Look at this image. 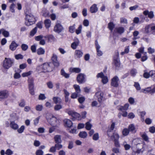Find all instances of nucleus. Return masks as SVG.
<instances>
[{
  "label": "nucleus",
  "mask_w": 155,
  "mask_h": 155,
  "mask_svg": "<svg viewBox=\"0 0 155 155\" xmlns=\"http://www.w3.org/2000/svg\"><path fill=\"white\" fill-rule=\"evenodd\" d=\"M48 121L54 127H56L59 124V120L56 117L54 116H52L51 118L48 119Z\"/></svg>",
  "instance_id": "obj_4"
},
{
  "label": "nucleus",
  "mask_w": 155,
  "mask_h": 155,
  "mask_svg": "<svg viewBox=\"0 0 155 155\" xmlns=\"http://www.w3.org/2000/svg\"><path fill=\"white\" fill-rule=\"evenodd\" d=\"M129 51V46H127L125 47L124 51L121 52L120 54L122 55H123L125 54L128 53Z\"/></svg>",
  "instance_id": "obj_36"
},
{
  "label": "nucleus",
  "mask_w": 155,
  "mask_h": 155,
  "mask_svg": "<svg viewBox=\"0 0 155 155\" xmlns=\"http://www.w3.org/2000/svg\"><path fill=\"white\" fill-rule=\"evenodd\" d=\"M50 63H45L42 65L39 66L37 69L39 70V68H41L42 72H48L52 70V69L50 66Z\"/></svg>",
  "instance_id": "obj_2"
},
{
  "label": "nucleus",
  "mask_w": 155,
  "mask_h": 155,
  "mask_svg": "<svg viewBox=\"0 0 155 155\" xmlns=\"http://www.w3.org/2000/svg\"><path fill=\"white\" fill-rule=\"evenodd\" d=\"M25 24L29 26L35 23V19L33 15L31 14L27 15L26 16Z\"/></svg>",
  "instance_id": "obj_1"
},
{
  "label": "nucleus",
  "mask_w": 155,
  "mask_h": 155,
  "mask_svg": "<svg viewBox=\"0 0 155 155\" xmlns=\"http://www.w3.org/2000/svg\"><path fill=\"white\" fill-rule=\"evenodd\" d=\"M129 106V105L128 104H126L124 106H120L119 110L122 111L124 110H127Z\"/></svg>",
  "instance_id": "obj_25"
},
{
  "label": "nucleus",
  "mask_w": 155,
  "mask_h": 155,
  "mask_svg": "<svg viewBox=\"0 0 155 155\" xmlns=\"http://www.w3.org/2000/svg\"><path fill=\"white\" fill-rule=\"evenodd\" d=\"M119 54L118 52H117L115 53V54L114 55L113 58V60L114 61H116L117 59H119Z\"/></svg>",
  "instance_id": "obj_58"
},
{
  "label": "nucleus",
  "mask_w": 155,
  "mask_h": 155,
  "mask_svg": "<svg viewBox=\"0 0 155 155\" xmlns=\"http://www.w3.org/2000/svg\"><path fill=\"white\" fill-rule=\"evenodd\" d=\"M25 128V126L22 125L19 129H18L17 131L18 133H21L23 132Z\"/></svg>",
  "instance_id": "obj_51"
},
{
  "label": "nucleus",
  "mask_w": 155,
  "mask_h": 155,
  "mask_svg": "<svg viewBox=\"0 0 155 155\" xmlns=\"http://www.w3.org/2000/svg\"><path fill=\"white\" fill-rule=\"evenodd\" d=\"M150 25H149L145 27L144 31L145 33L147 34L150 33V31L149 30V28H150Z\"/></svg>",
  "instance_id": "obj_41"
},
{
  "label": "nucleus",
  "mask_w": 155,
  "mask_h": 155,
  "mask_svg": "<svg viewBox=\"0 0 155 155\" xmlns=\"http://www.w3.org/2000/svg\"><path fill=\"white\" fill-rule=\"evenodd\" d=\"M81 69L79 68H73L70 69V71L72 72L78 73L81 71Z\"/></svg>",
  "instance_id": "obj_34"
},
{
  "label": "nucleus",
  "mask_w": 155,
  "mask_h": 155,
  "mask_svg": "<svg viewBox=\"0 0 155 155\" xmlns=\"http://www.w3.org/2000/svg\"><path fill=\"white\" fill-rule=\"evenodd\" d=\"M123 144L124 145L125 150H129L130 148V146L128 144H127L126 141L123 142Z\"/></svg>",
  "instance_id": "obj_37"
},
{
  "label": "nucleus",
  "mask_w": 155,
  "mask_h": 155,
  "mask_svg": "<svg viewBox=\"0 0 155 155\" xmlns=\"http://www.w3.org/2000/svg\"><path fill=\"white\" fill-rule=\"evenodd\" d=\"M73 87L75 90L76 92L79 94L81 92L80 87L78 85L74 84L73 85Z\"/></svg>",
  "instance_id": "obj_31"
},
{
  "label": "nucleus",
  "mask_w": 155,
  "mask_h": 155,
  "mask_svg": "<svg viewBox=\"0 0 155 155\" xmlns=\"http://www.w3.org/2000/svg\"><path fill=\"white\" fill-rule=\"evenodd\" d=\"M149 131L152 133H153L155 132V127L152 126L150 127L149 128Z\"/></svg>",
  "instance_id": "obj_62"
},
{
  "label": "nucleus",
  "mask_w": 155,
  "mask_h": 155,
  "mask_svg": "<svg viewBox=\"0 0 155 155\" xmlns=\"http://www.w3.org/2000/svg\"><path fill=\"white\" fill-rule=\"evenodd\" d=\"M85 125V128L87 130H91L92 127V125L90 123L89 121H88L86 123Z\"/></svg>",
  "instance_id": "obj_32"
},
{
  "label": "nucleus",
  "mask_w": 155,
  "mask_h": 155,
  "mask_svg": "<svg viewBox=\"0 0 155 155\" xmlns=\"http://www.w3.org/2000/svg\"><path fill=\"white\" fill-rule=\"evenodd\" d=\"M103 93L100 91L97 92L95 94V96L97 98L98 101L100 103H101L103 100Z\"/></svg>",
  "instance_id": "obj_10"
},
{
  "label": "nucleus",
  "mask_w": 155,
  "mask_h": 155,
  "mask_svg": "<svg viewBox=\"0 0 155 155\" xmlns=\"http://www.w3.org/2000/svg\"><path fill=\"white\" fill-rule=\"evenodd\" d=\"M114 24L112 22H110L108 24V28L112 32L113 29L114 27Z\"/></svg>",
  "instance_id": "obj_33"
},
{
  "label": "nucleus",
  "mask_w": 155,
  "mask_h": 155,
  "mask_svg": "<svg viewBox=\"0 0 155 155\" xmlns=\"http://www.w3.org/2000/svg\"><path fill=\"white\" fill-rule=\"evenodd\" d=\"M62 108V106L60 104H57L54 107V110L56 111L60 110Z\"/></svg>",
  "instance_id": "obj_40"
},
{
  "label": "nucleus",
  "mask_w": 155,
  "mask_h": 155,
  "mask_svg": "<svg viewBox=\"0 0 155 155\" xmlns=\"http://www.w3.org/2000/svg\"><path fill=\"white\" fill-rule=\"evenodd\" d=\"M115 30L119 34H121L124 32V28L123 27H119L115 28Z\"/></svg>",
  "instance_id": "obj_23"
},
{
  "label": "nucleus",
  "mask_w": 155,
  "mask_h": 155,
  "mask_svg": "<svg viewBox=\"0 0 155 155\" xmlns=\"http://www.w3.org/2000/svg\"><path fill=\"white\" fill-rule=\"evenodd\" d=\"M54 140L55 143H60L61 142V136L60 135H56L54 137Z\"/></svg>",
  "instance_id": "obj_19"
},
{
  "label": "nucleus",
  "mask_w": 155,
  "mask_h": 155,
  "mask_svg": "<svg viewBox=\"0 0 155 155\" xmlns=\"http://www.w3.org/2000/svg\"><path fill=\"white\" fill-rule=\"evenodd\" d=\"M64 29V28L61 25L58 23H56L54 28V31L58 33H60Z\"/></svg>",
  "instance_id": "obj_5"
},
{
  "label": "nucleus",
  "mask_w": 155,
  "mask_h": 155,
  "mask_svg": "<svg viewBox=\"0 0 155 155\" xmlns=\"http://www.w3.org/2000/svg\"><path fill=\"white\" fill-rule=\"evenodd\" d=\"M143 76L144 78H148L150 77H151V75L150 74V71L149 73L145 72L143 74Z\"/></svg>",
  "instance_id": "obj_42"
},
{
  "label": "nucleus",
  "mask_w": 155,
  "mask_h": 155,
  "mask_svg": "<svg viewBox=\"0 0 155 155\" xmlns=\"http://www.w3.org/2000/svg\"><path fill=\"white\" fill-rule=\"evenodd\" d=\"M99 135L98 133H96L94 134L93 136V139L94 140H97L99 139Z\"/></svg>",
  "instance_id": "obj_53"
},
{
  "label": "nucleus",
  "mask_w": 155,
  "mask_h": 155,
  "mask_svg": "<svg viewBox=\"0 0 155 155\" xmlns=\"http://www.w3.org/2000/svg\"><path fill=\"white\" fill-rule=\"evenodd\" d=\"M83 55V52L81 50H78L75 51L74 53L75 57L76 58H79L81 57Z\"/></svg>",
  "instance_id": "obj_11"
},
{
  "label": "nucleus",
  "mask_w": 155,
  "mask_h": 155,
  "mask_svg": "<svg viewBox=\"0 0 155 155\" xmlns=\"http://www.w3.org/2000/svg\"><path fill=\"white\" fill-rule=\"evenodd\" d=\"M90 11L91 13H94L97 12L98 11V8L97 5L95 4H93L90 8Z\"/></svg>",
  "instance_id": "obj_17"
},
{
  "label": "nucleus",
  "mask_w": 155,
  "mask_h": 155,
  "mask_svg": "<svg viewBox=\"0 0 155 155\" xmlns=\"http://www.w3.org/2000/svg\"><path fill=\"white\" fill-rule=\"evenodd\" d=\"M79 94V93H78L76 92L72 93L71 96V98L73 99L76 98L78 95Z\"/></svg>",
  "instance_id": "obj_57"
},
{
  "label": "nucleus",
  "mask_w": 155,
  "mask_h": 155,
  "mask_svg": "<svg viewBox=\"0 0 155 155\" xmlns=\"http://www.w3.org/2000/svg\"><path fill=\"white\" fill-rule=\"evenodd\" d=\"M119 138V134L117 133H114L111 137V139L114 141L118 140Z\"/></svg>",
  "instance_id": "obj_20"
},
{
  "label": "nucleus",
  "mask_w": 155,
  "mask_h": 155,
  "mask_svg": "<svg viewBox=\"0 0 155 155\" xmlns=\"http://www.w3.org/2000/svg\"><path fill=\"white\" fill-rule=\"evenodd\" d=\"M134 85L137 90H139L140 89V84L138 82H135Z\"/></svg>",
  "instance_id": "obj_59"
},
{
  "label": "nucleus",
  "mask_w": 155,
  "mask_h": 155,
  "mask_svg": "<svg viewBox=\"0 0 155 155\" xmlns=\"http://www.w3.org/2000/svg\"><path fill=\"white\" fill-rule=\"evenodd\" d=\"M150 25V31H152V33L153 35H155V25L152 24Z\"/></svg>",
  "instance_id": "obj_38"
},
{
  "label": "nucleus",
  "mask_w": 155,
  "mask_h": 155,
  "mask_svg": "<svg viewBox=\"0 0 155 155\" xmlns=\"http://www.w3.org/2000/svg\"><path fill=\"white\" fill-rule=\"evenodd\" d=\"M34 79L32 78L31 77L28 79V86L29 87H34Z\"/></svg>",
  "instance_id": "obj_18"
},
{
  "label": "nucleus",
  "mask_w": 155,
  "mask_h": 155,
  "mask_svg": "<svg viewBox=\"0 0 155 155\" xmlns=\"http://www.w3.org/2000/svg\"><path fill=\"white\" fill-rule=\"evenodd\" d=\"M65 126L68 127H71L73 123L71 121L68 119H65L64 120Z\"/></svg>",
  "instance_id": "obj_14"
},
{
  "label": "nucleus",
  "mask_w": 155,
  "mask_h": 155,
  "mask_svg": "<svg viewBox=\"0 0 155 155\" xmlns=\"http://www.w3.org/2000/svg\"><path fill=\"white\" fill-rule=\"evenodd\" d=\"M18 46V45L15 41H13L10 45L9 48L12 51H13L16 49Z\"/></svg>",
  "instance_id": "obj_13"
},
{
  "label": "nucleus",
  "mask_w": 155,
  "mask_h": 155,
  "mask_svg": "<svg viewBox=\"0 0 155 155\" xmlns=\"http://www.w3.org/2000/svg\"><path fill=\"white\" fill-rule=\"evenodd\" d=\"M108 80L107 77L104 76L102 78V82L104 84H105L107 82Z\"/></svg>",
  "instance_id": "obj_54"
},
{
  "label": "nucleus",
  "mask_w": 155,
  "mask_h": 155,
  "mask_svg": "<svg viewBox=\"0 0 155 155\" xmlns=\"http://www.w3.org/2000/svg\"><path fill=\"white\" fill-rule=\"evenodd\" d=\"M129 130L127 128H124L122 131V134L124 136H126L129 133Z\"/></svg>",
  "instance_id": "obj_39"
},
{
  "label": "nucleus",
  "mask_w": 155,
  "mask_h": 155,
  "mask_svg": "<svg viewBox=\"0 0 155 155\" xmlns=\"http://www.w3.org/2000/svg\"><path fill=\"white\" fill-rule=\"evenodd\" d=\"M75 28L74 25L71 26L69 27V31L71 33H73L75 29Z\"/></svg>",
  "instance_id": "obj_61"
},
{
  "label": "nucleus",
  "mask_w": 155,
  "mask_h": 155,
  "mask_svg": "<svg viewBox=\"0 0 155 155\" xmlns=\"http://www.w3.org/2000/svg\"><path fill=\"white\" fill-rule=\"evenodd\" d=\"M15 58L16 59L18 60L19 59H22L23 58V56L21 54H16L15 56Z\"/></svg>",
  "instance_id": "obj_52"
},
{
  "label": "nucleus",
  "mask_w": 155,
  "mask_h": 155,
  "mask_svg": "<svg viewBox=\"0 0 155 155\" xmlns=\"http://www.w3.org/2000/svg\"><path fill=\"white\" fill-rule=\"evenodd\" d=\"M43 106L42 105H38L36 106V109L37 110L41 111L43 109Z\"/></svg>",
  "instance_id": "obj_47"
},
{
  "label": "nucleus",
  "mask_w": 155,
  "mask_h": 155,
  "mask_svg": "<svg viewBox=\"0 0 155 155\" xmlns=\"http://www.w3.org/2000/svg\"><path fill=\"white\" fill-rule=\"evenodd\" d=\"M119 79L117 76L114 77L111 80V85L115 87H117L118 86V82Z\"/></svg>",
  "instance_id": "obj_9"
},
{
  "label": "nucleus",
  "mask_w": 155,
  "mask_h": 155,
  "mask_svg": "<svg viewBox=\"0 0 155 155\" xmlns=\"http://www.w3.org/2000/svg\"><path fill=\"white\" fill-rule=\"evenodd\" d=\"M77 81L79 84H82L85 81V75L84 74L80 73L77 77Z\"/></svg>",
  "instance_id": "obj_6"
},
{
  "label": "nucleus",
  "mask_w": 155,
  "mask_h": 155,
  "mask_svg": "<svg viewBox=\"0 0 155 155\" xmlns=\"http://www.w3.org/2000/svg\"><path fill=\"white\" fill-rule=\"evenodd\" d=\"M5 153L7 155H11L13 154V152L11 150L8 149L6 150Z\"/></svg>",
  "instance_id": "obj_64"
},
{
  "label": "nucleus",
  "mask_w": 155,
  "mask_h": 155,
  "mask_svg": "<svg viewBox=\"0 0 155 155\" xmlns=\"http://www.w3.org/2000/svg\"><path fill=\"white\" fill-rule=\"evenodd\" d=\"M82 26L81 25H80L79 26V27L78 29L76 30V33L78 35L80 34L81 32V31L82 29Z\"/></svg>",
  "instance_id": "obj_45"
},
{
  "label": "nucleus",
  "mask_w": 155,
  "mask_h": 155,
  "mask_svg": "<svg viewBox=\"0 0 155 155\" xmlns=\"http://www.w3.org/2000/svg\"><path fill=\"white\" fill-rule=\"evenodd\" d=\"M2 33L4 36L5 37H8L9 36V32L5 30L4 29L2 28L1 29Z\"/></svg>",
  "instance_id": "obj_24"
},
{
  "label": "nucleus",
  "mask_w": 155,
  "mask_h": 155,
  "mask_svg": "<svg viewBox=\"0 0 155 155\" xmlns=\"http://www.w3.org/2000/svg\"><path fill=\"white\" fill-rule=\"evenodd\" d=\"M61 75L66 78H68L69 77V74L66 73L63 69L61 70Z\"/></svg>",
  "instance_id": "obj_30"
},
{
  "label": "nucleus",
  "mask_w": 155,
  "mask_h": 155,
  "mask_svg": "<svg viewBox=\"0 0 155 155\" xmlns=\"http://www.w3.org/2000/svg\"><path fill=\"white\" fill-rule=\"evenodd\" d=\"M155 92V87L152 89L150 87H148L143 90V92L145 93L150 92V93H153Z\"/></svg>",
  "instance_id": "obj_12"
},
{
  "label": "nucleus",
  "mask_w": 155,
  "mask_h": 155,
  "mask_svg": "<svg viewBox=\"0 0 155 155\" xmlns=\"http://www.w3.org/2000/svg\"><path fill=\"white\" fill-rule=\"evenodd\" d=\"M135 129L134 126L133 124H131L129 125L128 127V130L129 131H133Z\"/></svg>",
  "instance_id": "obj_44"
},
{
  "label": "nucleus",
  "mask_w": 155,
  "mask_h": 155,
  "mask_svg": "<svg viewBox=\"0 0 155 155\" xmlns=\"http://www.w3.org/2000/svg\"><path fill=\"white\" fill-rule=\"evenodd\" d=\"M21 48L23 51H26L28 48V46L25 44H22L21 45Z\"/></svg>",
  "instance_id": "obj_56"
},
{
  "label": "nucleus",
  "mask_w": 155,
  "mask_h": 155,
  "mask_svg": "<svg viewBox=\"0 0 155 155\" xmlns=\"http://www.w3.org/2000/svg\"><path fill=\"white\" fill-rule=\"evenodd\" d=\"M68 113L69 115H71L73 117L76 118L78 120L81 119V115L77 112L72 111H69Z\"/></svg>",
  "instance_id": "obj_7"
},
{
  "label": "nucleus",
  "mask_w": 155,
  "mask_h": 155,
  "mask_svg": "<svg viewBox=\"0 0 155 155\" xmlns=\"http://www.w3.org/2000/svg\"><path fill=\"white\" fill-rule=\"evenodd\" d=\"M100 48V47L97 46V48H96L97 51V55L99 56H101L102 54V52L99 50Z\"/></svg>",
  "instance_id": "obj_43"
},
{
  "label": "nucleus",
  "mask_w": 155,
  "mask_h": 155,
  "mask_svg": "<svg viewBox=\"0 0 155 155\" xmlns=\"http://www.w3.org/2000/svg\"><path fill=\"white\" fill-rule=\"evenodd\" d=\"M150 74L151 75L153 80L155 82V71H150Z\"/></svg>",
  "instance_id": "obj_49"
},
{
  "label": "nucleus",
  "mask_w": 155,
  "mask_h": 155,
  "mask_svg": "<svg viewBox=\"0 0 155 155\" xmlns=\"http://www.w3.org/2000/svg\"><path fill=\"white\" fill-rule=\"evenodd\" d=\"M57 58V56L56 55L53 54L51 58L53 64L56 67H58L59 65V63L58 60Z\"/></svg>",
  "instance_id": "obj_8"
},
{
  "label": "nucleus",
  "mask_w": 155,
  "mask_h": 155,
  "mask_svg": "<svg viewBox=\"0 0 155 155\" xmlns=\"http://www.w3.org/2000/svg\"><path fill=\"white\" fill-rule=\"evenodd\" d=\"M37 52L38 55H42L44 54L45 51L42 48H40L38 49Z\"/></svg>",
  "instance_id": "obj_26"
},
{
  "label": "nucleus",
  "mask_w": 155,
  "mask_h": 155,
  "mask_svg": "<svg viewBox=\"0 0 155 155\" xmlns=\"http://www.w3.org/2000/svg\"><path fill=\"white\" fill-rule=\"evenodd\" d=\"M37 31V27H35L30 32V35L31 36H33L36 33Z\"/></svg>",
  "instance_id": "obj_35"
},
{
  "label": "nucleus",
  "mask_w": 155,
  "mask_h": 155,
  "mask_svg": "<svg viewBox=\"0 0 155 155\" xmlns=\"http://www.w3.org/2000/svg\"><path fill=\"white\" fill-rule=\"evenodd\" d=\"M14 63L13 60L9 58H5L3 61V66L6 69H8L11 67Z\"/></svg>",
  "instance_id": "obj_3"
},
{
  "label": "nucleus",
  "mask_w": 155,
  "mask_h": 155,
  "mask_svg": "<svg viewBox=\"0 0 155 155\" xmlns=\"http://www.w3.org/2000/svg\"><path fill=\"white\" fill-rule=\"evenodd\" d=\"M55 146L56 147V149L58 150H59L62 147V145L59 143H57L55 144Z\"/></svg>",
  "instance_id": "obj_60"
},
{
  "label": "nucleus",
  "mask_w": 155,
  "mask_h": 155,
  "mask_svg": "<svg viewBox=\"0 0 155 155\" xmlns=\"http://www.w3.org/2000/svg\"><path fill=\"white\" fill-rule=\"evenodd\" d=\"M120 23H121L127 24V20L124 18H120Z\"/></svg>",
  "instance_id": "obj_46"
},
{
  "label": "nucleus",
  "mask_w": 155,
  "mask_h": 155,
  "mask_svg": "<svg viewBox=\"0 0 155 155\" xmlns=\"http://www.w3.org/2000/svg\"><path fill=\"white\" fill-rule=\"evenodd\" d=\"M114 63L116 67H119L120 65L119 59H117V60L116 61H114Z\"/></svg>",
  "instance_id": "obj_48"
},
{
  "label": "nucleus",
  "mask_w": 155,
  "mask_h": 155,
  "mask_svg": "<svg viewBox=\"0 0 155 155\" xmlns=\"http://www.w3.org/2000/svg\"><path fill=\"white\" fill-rule=\"evenodd\" d=\"M42 15L45 17H47L49 16V12L46 9L43 10L42 11Z\"/></svg>",
  "instance_id": "obj_29"
},
{
  "label": "nucleus",
  "mask_w": 155,
  "mask_h": 155,
  "mask_svg": "<svg viewBox=\"0 0 155 155\" xmlns=\"http://www.w3.org/2000/svg\"><path fill=\"white\" fill-rule=\"evenodd\" d=\"M44 23L46 28H48L50 27L51 21L49 19L45 20L44 21Z\"/></svg>",
  "instance_id": "obj_21"
},
{
  "label": "nucleus",
  "mask_w": 155,
  "mask_h": 155,
  "mask_svg": "<svg viewBox=\"0 0 155 155\" xmlns=\"http://www.w3.org/2000/svg\"><path fill=\"white\" fill-rule=\"evenodd\" d=\"M79 41L78 39H76L74 40V41L71 45V47L73 49H75L77 47L78 45Z\"/></svg>",
  "instance_id": "obj_15"
},
{
  "label": "nucleus",
  "mask_w": 155,
  "mask_h": 155,
  "mask_svg": "<svg viewBox=\"0 0 155 155\" xmlns=\"http://www.w3.org/2000/svg\"><path fill=\"white\" fill-rule=\"evenodd\" d=\"M43 151L41 150H37L36 152V155H43Z\"/></svg>",
  "instance_id": "obj_63"
},
{
  "label": "nucleus",
  "mask_w": 155,
  "mask_h": 155,
  "mask_svg": "<svg viewBox=\"0 0 155 155\" xmlns=\"http://www.w3.org/2000/svg\"><path fill=\"white\" fill-rule=\"evenodd\" d=\"M142 138L145 141H147L148 140V138L147 135L145 133H144L141 135Z\"/></svg>",
  "instance_id": "obj_55"
},
{
  "label": "nucleus",
  "mask_w": 155,
  "mask_h": 155,
  "mask_svg": "<svg viewBox=\"0 0 155 155\" xmlns=\"http://www.w3.org/2000/svg\"><path fill=\"white\" fill-rule=\"evenodd\" d=\"M130 74L133 76H135L137 73V70L136 69H133L130 71Z\"/></svg>",
  "instance_id": "obj_50"
},
{
  "label": "nucleus",
  "mask_w": 155,
  "mask_h": 155,
  "mask_svg": "<svg viewBox=\"0 0 155 155\" xmlns=\"http://www.w3.org/2000/svg\"><path fill=\"white\" fill-rule=\"evenodd\" d=\"M54 102L56 104L60 103L61 102V100L59 97H54L53 98Z\"/></svg>",
  "instance_id": "obj_28"
},
{
  "label": "nucleus",
  "mask_w": 155,
  "mask_h": 155,
  "mask_svg": "<svg viewBox=\"0 0 155 155\" xmlns=\"http://www.w3.org/2000/svg\"><path fill=\"white\" fill-rule=\"evenodd\" d=\"M10 125L11 127L14 130H17L18 128V124L14 121H11Z\"/></svg>",
  "instance_id": "obj_22"
},
{
  "label": "nucleus",
  "mask_w": 155,
  "mask_h": 155,
  "mask_svg": "<svg viewBox=\"0 0 155 155\" xmlns=\"http://www.w3.org/2000/svg\"><path fill=\"white\" fill-rule=\"evenodd\" d=\"M79 136L81 138H84L87 137V133L85 131H82L79 133Z\"/></svg>",
  "instance_id": "obj_27"
},
{
  "label": "nucleus",
  "mask_w": 155,
  "mask_h": 155,
  "mask_svg": "<svg viewBox=\"0 0 155 155\" xmlns=\"http://www.w3.org/2000/svg\"><path fill=\"white\" fill-rule=\"evenodd\" d=\"M8 96V93L5 91H0V99H4L7 97Z\"/></svg>",
  "instance_id": "obj_16"
}]
</instances>
